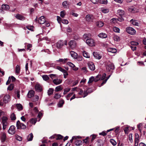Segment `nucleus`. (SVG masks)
Wrapping results in <instances>:
<instances>
[{
    "instance_id": "nucleus-1",
    "label": "nucleus",
    "mask_w": 146,
    "mask_h": 146,
    "mask_svg": "<svg viewBox=\"0 0 146 146\" xmlns=\"http://www.w3.org/2000/svg\"><path fill=\"white\" fill-rule=\"evenodd\" d=\"M117 15L120 16L119 18H118L117 19H118V21L120 22H122L124 20L123 17H124V12L123 10L119 9L117 11Z\"/></svg>"
},
{
    "instance_id": "nucleus-2",
    "label": "nucleus",
    "mask_w": 146,
    "mask_h": 146,
    "mask_svg": "<svg viewBox=\"0 0 146 146\" xmlns=\"http://www.w3.org/2000/svg\"><path fill=\"white\" fill-rule=\"evenodd\" d=\"M16 126L18 129H25L26 128V125L23 123H21L19 120L17 122Z\"/></svg>"
},
{
    "instance_id": "nucleus-3",
    "label": "nucleus",
    "mask_w": 146,
    "mask_h": 146,
    "mask_svg": "<svg viewBox=\"0 0 146 146\" xmlns=\"http://www.w3.org/2000/svg\"><path fill=\"white\" fill-rule=\"evenodd\" d=\"M70 47L72 49L75 48L77 46V43L76 41L72 40L70 41L68 43Z\"/></svg>"
},
{
    "instance_id": "nucleus-4",
    "label": "nucleus",
    "mask_w": 146,
    "mask_h": 146,
    "mask_svg": "<svg viewBox=\"0 0 146 146\" xmlns=\"http://www.w3.org/2000/svg\"><path fill=\"white\" fill-rule=\"evenodd\" d=\"M114 68L113 64L111 62L108 63L106 66V70L108 72L111 71V70H113Z\"/></svg>"
},
{
    "instance_id": "nucleus-5",
    "label": "nucleus",
    "mask_w": 146,
    "mask_h": 146,
    "mask_svg": "<svg viewBox=\"0 0 146 146\" xmlns=\"http://www.w3.org/2000/svg\"><path fill=\"white\" fill-rule=\"evenodd\" d=\"M126 31L129 34L131 35H133L135 34L136 31L132 27H128L126 28Z\"/></svg>"
},
{
    "instance_id": "nucleus-6",
    "label": "nucleus",
    "mask_w": 146,
    "mask_h": 146,
    "mask_svg": "<svg viewBox=\"0 0 146 146\" xmlns=\"http://www.w3.org/2000/svg\"><path fill=\"white\" fill-rule=\"evenodd\" d=\"M86 42L90 46H93L95 45L94 40L93 39H87L86 41Z\"/></svg>"
},
{
    "instance_id": "nucleus-7",
    "label": "nucleus",
    "mask_w": 146,
    "mask_h": 146,
    "mask_svg": "<svg viewBox=\"0 0 146 146\" xmlns=\"http://www.w3.org/2000/svg\"><path fill=\"white\" fill-rule=\"evenodd\" d=\"M15 132V127L14 125L11 126L8 130V133L11 135H13Z\"/></svg>"
},
{
    "instance_id": "nucleus-8",
    "label": "nucleus",
    "mask_w": 146,
    "mask_h": 146,
    "mask_svg": "<svg viewBox=\"0 0 146 146\" xmlns=\"http://www.w3.org/2000/svg\"><path fill=\"white\" fill-rule=\"evenodd\" d=\"M64 45V41L60 40L56 43V47L58 49H60Z\"/></svg>"
},
{
    "instance_id": "nucleus-9",
    "label": "nucleus",
    "mask_w": 146,
    "mask_h": 146,
    "mask_svg": "<svg viewBox=\"0 0 146 146\" xmlns=\"http://www.w3.org/2000/svg\"><path fill=\"white\" fill-rule=\"evenodd\" d=\"M88 65L89 69L91 71H94L95 69V67L94 64L92 62H89L88 63Z\"/></svg>"
},
{
    "instance_id": "nucleus-10",
    "label": "nucleus",
    "mask_w": 146,
    "mask_h": 146,
    "mask_svg": "<svg viewBox=\"0 0 146 146\" xmlns=\"http://www.w3.org/2000/svg\"><path fill=\"white\" fill-rule=\"evenodd\" d=\"M10 96L8 94L5 95L3 99V102L6 104L8 103L10 101Z\"/></svg>"
},
{
    "instance_id": "nucleus-11",
    "label": "nucleus",
    "mask_w": 146,
    "mask_h": 146,
    "mask_svg": "<svg viewBox=\"0 0 146 146\" xmlns=\"http://www.w3.org/2000/svg\"><path fill=\"white\" fill-rule=\"evenodd\" d=\"M46 21L45 19L44 16H42L40 17L38 20V23L40 24H44Z\"/></svg>"
},
{
    "instance_id": "nucleus-12",
    "label": "nucleus",
    "mask_w": 146,
    "mask_h": 146,
    "mask_svg": "<svg viewBox=\"0 0 146 146\" xmlns=\"http://www.w3.org/2000/svg\"><path fill=\"white\" fill-rule=\"evenodd\" d=\"M52 82L56 85H58L60 84L62 82V80L61 79L56 78L53 80Z\"/></svg>"
},
{
    "instance_id": "nucleus-13",
    "label": "nucleus",
    "mask_w": 146,
    "mask_h": 146,
    "mask_svg": "<svg viewBox=\"0 0 146 146\" xmlns=\"http://www.w3.org/2000/svg\"><path fill=\"white\" fill-rule=\"evenodd\" d=\"M86 21L88 22L92 21L94 19V17L92 15H87L86 16Z\"/></svg>"
},
{
    "instance_id": "nucleus-14",
    "label": "nucleus",
    "mask_w": 146,
    "mask_h": 146,
    "mask_svg": "<svg viewBox=\"0 0 146 146\" xmlns=\"http://www.w3.org/2000/svg\"><path fill=\"white\" fill-rule=\"evenodd\" d=\"M70 4V2H68L67 1H64L62 3L63 6L65 8L68 7L69 6Z\"/></svg>"
},
{
    "instance_id": "nucleus-15",
    "label": "nucleus",
    "mask_w": 146,
    "mask_h": 146,
    "mask_svg": "<svg viewBox=\"0 0 146 146\" xmlns=\"http://www.w3.org/2000/svg\"><path fill=\"white\" fill-rule=\"evenodd\" d=\"M15 17L18 19L22 21L24 20L25 19V17L19 14H17L16 15Z\"/></svg>"
},
{
    "instance_id": "nucleus-16",
    "label": "nucleus",
    "mask_w": 146,
    "mask_h": 146,
    "mask_svg": "<svg viewBox=\"0 0 146 146\" xmlns=\"http://www.w3.org/2000/svg\"><path fill=\"white\" fill-rule=\"evenodd\" d=\"M1 8L3 10L6 11L8 10L9 9L10 7L8 5L3 4L2 5Z\"/></svg>"
},
{
    "instance_id": "nucleus-17",
    "label": "nucleus",
    "mask_w": 146,
    "mask_h": 146,
    "mask_svg": "<svg viewBox=\"0 0 146 146\" xmlns=\"http://www.w3.org/2000/svg\"><path fill=\"white\" fill-rule=\"evenodd\" d=\"M36 90L38 92H40L42 90V88L41 86L39 84H37L35 86Z\"/></svg>"
},
{
    "instance_id": "nucleus-18",
    "label": "nucleus",
    "mask_w": 146,
    "mask_h": 146,
    "mask_svg": "<svg viewBox=\"0 0 146 146\" xmlns=\"http://www.w3.org/2000/svg\"><path fill=\"white\" fill-rule=\"evenodd\" d=\"M98 36L100 38H107V36L106 34L105 33H100Z\"/></svg>"
},
{
    "instance_id": "nucleus-19",
    "label": "nucleus",
    "mask_w": 146,
    "mask_h": 146,
    "mask_svg": "<svg viewBox=\"0 0 146 146\" xmlns=\"http://www.w3.org/2000/svg\"><path fill=\"white\" fill-rule=\"evenodd\" d=\"M34 94L35 92L33 91H30L27 94L28 97L29 98H31L33 96H34Z\"/></svg>"
},
{
    "instance_id": "nucleus-20",
    "label": "nucleus",
    "mask_w": 146,
    "mask_h": 146,
    "mask_svg": "<svg viewBox=\"0 0 146 146\" xmlns=\"http://www.w3.org/2000/svg\"><path fill=\"white\" fill-rule=\"evenodd\" d=\"M104 25V23L101 21H97L96 22V25L99 27H102Z\"/></svg>"
},
{
    "instance_id": "nucleus-21",
    "label": "nucleus",
    "mask_w": 146,
    "mask_h": 146,
    "mask_svg": "<svg viewBox=\"0 0 146 146\" xmlns=\"http://www.w3.org/2000/svg\"><path fill=\"white\" fill-rule=\"evenodd\" d=\"M93 55L97 59H100L101 58V57L99 56V55L96 52H93Z\"/></svg>"
},
{
    "instance_id": "nucleus-22",
    "label": "nucleus",
    "mask_w": 146,
    "mask_h": 146,
    "mask_svg": "<svg viewBox=\"0 0 146 146\" xmlns=\"http://www.w3.org/2000/svg\"><path fill=\"white\" fill-rule=\"evenodd\" d=\"M98 146H103L104 145V141L100 139H98L97 141Z\"/></svg>"
},
{
    "instance_id": "nucleus-23",
    "label": "nucleus",
    "mask_w": 146,
    "mask_h": 146,
    "mask_svg": "<svg viewBox=\"0 0 146 146\" xmlns=\"http://www.w3.org/2000/svg\"><path fill=\"white\" fill-rule=\"evenodd\" d=\"M6 139V136L5 133H3L1 137V139L2 142H4Z\"/></svg>"
},
{
    "instance_id": "nucleus-24",
    "label": "nucleus",
    "mask_w": 146,
    "mask_h": 146,
    "mask_svg": "<svg viewBox=\"0 0 146 146\" xmlns=\"http://www.w3.org/2000/svg\"><path fill=\"white\" fill-rule=\"evenodd\" d=\"M108 51L109 52L112 53H115L117 51V50L114 48H110L108 49Z\"/></svg>"
},
{
    "instance_id": "nucleus-25",
    "label": "nucleus",
    "mask_w": 146,
    "mask_h": 146,
    "mask_svg": "<svg viewBox=\"0 0 146 146\" xmlns=\"http://www.w3.org/2000/svg\"><path fill=\"white\" fill-rule=\"evenodd\" d=\"M70 54L71 56L74 58H77V54L75 52L72 51L70 52Z\"/></svg>"
},
{
    "instance_id": "nucleus-26",
    "label": "nucleus",
    "mask_w": 146,
    "mask_h": 146,
    "mask_svg": "<svg viewBox=\"0 0 146 146\" xmlns=\"http://www.w3.org/2000/svg\"><path fill=\"white\" fill-rule=\"evenodd\" d=\"M33 138V135L32 133H31L28 136L27 139L28 141H30L32 140Z\"/></svg>"
},
{
    "instance_id": "nucleus-27",
    "label": "nucleus",
    "mask_w": 146,
    "mask_h": 146,
    "mask_svg": "<svg viewBox=\"0 0 146 146\" xmlns=\"http://www.w3.org/2000/svg\"><path fill=\"white\" fill-rule=\"evenodd\" d=\"M98 1L99 3L101 4L106 5L108 3L107 0H99Z\"/></svg>"
},
{
    "instance_id": "nucleus-28",
    "label": "nucleus",
    "mask_w": 146,
    "mask_h": 146,
    "mask_svg": "<svg viewBox=\"0 0 146 146\" xmlns=\"http://www.w3.org/2000/svg\"><path fill=\"white\" fill-rule=\"evenodd\" d=\"M64 103V100L62 99L60 100L58 104V106L59 107H61L63 106Z\"/></svg>"
},
{
    "instance_id": "nucleus-29",
    "label": "nucleus",
    "mask_w": 146,
    "mask_h": 146,
    "mask_svg": "<svg viewBox=\"0 0 146 146\" xmlns=\"http://www.w3.org/2000/svg\"><path fill=\"white\" fill-rule=\"evenodd\" d=\"M8 119L6 117H3L2 118V123L4 124V123H8L7 120Z\"/></svg>"
},
{
    "instance_id": "nucleus-30",
    "label": "nucleus",
    "mask_w": 146,
    "mask_h": 146,
    "mask_svg": "<svg viewBox=\"0 0 146 146\" xmlns=\"http://www.w3.org/2000/svg\"><path fill=\"white\" fill-rule=\"evenodd\" d=\"M91 35L90 33L85 34L83 35V38L84 39H88V38L91 37Z\"/></svg>"
},
{
    "instance_id": "nucleus-31",
    "label": "nucleus",
    "mask_w": 146,
    "mask_h": 146,
    "mask_svg": "<svg viewBox=\"0 0 146 146\" xmlns=\"http://www.w3.org/2000/svg\"><path fill=\"white\" fill-rule=\"evenodd\" d=\"M130 22L132 23L133 25L136 26H138L139 23L135 20H133V19H131Z\"/></svg>"
},
{
    "instance_id": "nucleus-32",
    "label": "nucleus",
    "mask_w": 146,
    "mask_h": 146,
    "mask_svg": "<svg viewBox=\"0 0 146 146\" xmlns=\"http://www.w3.org/2000/svg\"><path fill=\"white\" fill-rule=\"evenodd\" d=\"M54 90L53 88H50L47 92L48 95V96H50L54 92Z\"/></svg>"
},
{
    "instance_id": "nucleus-33",
    "label": "nucleus",
    "mask_w": 146,
    "mask_h": 146,
    "mask_svg": "<svg viewBox=\"0 0 146 146\" xmlns=\"http://www.w3.org/2000/svg\"><path fill=\"white\" fill-rule=\"evenodd\" d=\"M20 68L19 65H17L15 68V73L16 74H19L20 72Z\"/></svg>"
},
{
    "instance_id": "nucleus-34",
    "label": "nucleus",
    "mask_w": 146,
    "mask_h": 146,
    "mask_svg": "<svg viewBox=\"0 0 146 146\" xmlns=\"http://www.w3.org/2000/svg\"><path fill=\"white\" fill-rule=\"evenodd\" d=\"M63 88L62 87L61 85H60L56 87L55 89V91L58 92L61 90Z\"/></svg>"
},
{
    "instance_id": "nucleus-35",
    "label": "nucleus",
    "mask_w": 146,
    "mask_h": 146,
    "mask_svg": "<svg viewBox=\"0 0 146 146\" xmlns=\"http://www.w3.org/2000/svg\"><path fill=\"white\" fill-rule=\"evenodd\" d=\"M10 117L11 120L12 121L15 120L16 119V116L14 113H12L10 115Z\"/></svg>"
},
{
    "instance_id": "nucleus-36",
    "label": "nucleus",
    "mask_w": 146,
    "mask_h": 146,
    "mask_svg": "<svg viewBox=\"0 0 146 146\" xmlns=\"http://www.w3.org/2000/svg\"><path fill=\"white\" fill-rule=\"evenodd\" d=\"M83 56L87 58H89L90 57L89 54H88V53L86 51H83Z\"/></svg>"
},
{
    "instance_id": "nucleus-37",
    "label": "nucleus",
    "mask_w": 146,
    "mask_h": 146,
    "mask_svg": "<svg viewBox=\"0 0 146 146\" xmlns=\"http://www.w3.org/2000/svg\"><path fill=\"white\" fill-rule=\"evenodd\" d=\"M37 121L36 118H31L30 120V122L31 123L35 124Z\"/></svg>"
},
{
    "instance_id": "nucleus-38",
    "label": "nucleus",
    "mask_w": 146,
    "mask_h": 146,
    "mask_svg": "<svg viewBox=\"0 0 146 146\" xmlns=\"http://www.w3.org/2000/svg\"><path fill=\"white\" fill-rule=\"evenodd\" d=\"M61 97V95L58 93L56 94L54 96V98L56 100H58Z\"/></svg>"
},
{
    "instance_id": "nucleus-39",
    "label": "nucleus",
    "mask_w": 146,
    "mask_h": 146,
    "mask_svg": "<svg viewBox=\"0 0 146 146\" xmlns=\"http://www.w3.org/2000/svg\"><path fill=\"white\" fill-rule=\"evenodd\" d=\"M39 99V96L37 95H35L32 98V101L33 102H36Z\"/></svg>"
},
{
    "instance_id": "nucleus-40",
    "label": "nucleus",
    "mask_w": 146,
    "mask_h": 146,
    "mask_svg": "<svg viewBox=\"0 0 146 146\" xmlns=\"http://www.w3.org/2000/svg\"><path fill=\"white\" fill-rule=\"evenodd\" d=\"M101 77V75H98L95 77H94V82H97L99 80H100V78Z\"/></svg>"
},
{
    "instance_id": "nucleus-41",
    "label": "nucleus",
    "mask_w": 146,
    "mask_h": 146,
    "mask_svg": "<svg viewBox=\"0 0 146 146\" xmlns=\"http://www.w3.org/2000/svg\"><path fill=\"white\" fill-rule=\"evenodd\" d=\"M16 106L17 109L19 110H21L23 109V106L20 104H17Z\"/></svg>"
},
{
    "instance_id": "nucleus-42",
    "label": "nucleus",
    "mask_w": 146,
    "mask_h": 146,
    "mask_svg": "<svg viewBox=\"0 0 146 146\" xmlns=\"http://www.w3.org/2000/svg\"><path fill=\"white\" fill-rule=\"evenodd\" d=\"M42 77L43 79L45 81L48 80L49 79V78L48 76L46 75H43Z\"/></svg>"
},
{
    "instance_id": "nucleus-43",
    "label": "nucleus",
    "mask_w": 146,
    "mask_h": 146,
    "mask_svg": "<svg viewBox=\"0 0 146 146\" xmlns=\"http://www.w3.org/2000/svg\"><path fill=\"white\" fill-rule=\"evenodd\" d=\"M139 10L138 8H136L135 7L131 9V11L132 13H135L137 12Z\"/></svg>"
},
{
    "instance_id": "nucleus-44",
    "label": "nucleus",
    "mask_w": 146,
    "mask_h": 146,
    "mask_svg": "<svg viewBox=\"0 0 146 146\" xmlns=\"http://www.w3.org/2000/svg\"><path fill=\"white\" fill-rule=\"evenodd\" d=\"M63 138V136L62 135L58 134L56 135V140H60L62 139Z\"/></svg>"
},
{
    "instance_id": "nucleus-45",
    "label": "nucleus",
    "mask_w": 146,
    "mask_h": 146,
    "mask_svg": "<svg viewBox=\"0 0 146 146\" xmlns=\"http://www.w3.org/2000/svg\"><path fill=\"white\" fill-rule=\"evenodd\" d=\"M101 11L104 13H106L109 12V9H108L102 8V9Z\"/></svg>"
},
{
    "instance_id": "nucleus-46",
    "label": "nucleus",
    "mask_w": 146,
    "mask_h": 146,
    "mask_svg": "<svg viewBox=\"0 0 146 146\" xmlns=\"http://www.w3.org/2000/svg\"><path fill=\"white\" fill-rule=\"evenodd\" d=\"M82 142L80 140H76L75 142V144L77 146H80L81 145Z\"/></svg>"
},
{
    "instance_id": "nucleus-47",
    "label": "nucleus",
    "mask_w": 146,
    "mask_h": 146,
    "mask_svg": "<svg viewBox=\"0 0 146 146\" xmlns=\"http://www.w3.org/2000/svg\"><path fill=\"white\" fill-rule=\"evenodd\" d=\"M68 60V59H62V58H60L58 60H57V61L59 62H62L63 63H65L66 61Z\"/></svg>"
},
{
    "instance_id": "nucleus-48",
    "label": "nucleus",
    "mask_w": 146,
    "mask_h": 146,
    "mask_svg": "<svg viewBox=\"0 0 146 146\" xmlns=\"http://www.w3.org/2000/svg\"><path fill=\"white\" fill-rule=\"evenodd\" d=\"M93 81H94V76H92L90 78H89V80L88 81V83H92Z\"/></svg>"
},
{
    "instance_id": "nucleus-49",
    "label": "nucleus",
    "mask_w": 146,
    "mask_h": 146,
    "mask_svg": "<svg viewBox=\"0 0 146 146\" xmlns=\"http://www.w3.org/2000/svg\"><path fill=\"white\" fill-rule=\"evenodd\" d=\"M129 141L130 143H132L133 142V139H132V134L130 133L129 135Z\"/></svg>"
},
{
    "instance_id": "nucleus-50",
    "label": "nucleus",
    "mask_w": 146,
    "mask_h": 146,
    "mask_svg": "<svg viewBox=\"0 0 146 146\" xmlns=\"http://www.w3.org/2000/svg\"><path fill=\"white\" fill-rule=\"evenodd\" d=\"M113 40L117 41H119V40L120 38L119 36L117 35L114 36L113 37Z\"/></svg>"
},
{
    "instance_id": "nucleus-51",
    "label": "nucleus",
    "mask_w": 146,
    "mask_h": 146,
    "mask_svg": "<svg viewBox=\"0 0 146 146\" xmlns=\"http://www.w3.org/2000/svg\"><path fill=\"white\" fill-rule=\"evenodd\" d=\"M13 88V84H11L7 88V90H12Z\"/></svg>"
},
{
    "instance_id": "nucleus-52",
    "label": "nucleus",
    "mask_w": 146,
    "mask_h": 146,
    "mask_svg": "<svg viewBox=\"0 0 146 146\" xmlns=\"http://www.w3.org/2000/svg\"><path fill=\"white\" fill-rule=\"evenodd\" d=\"M57 75L55 74H51L49 75V76L52 78L53 79L54 78H57Z\"/></svg>"
},
{
    "instance_id": "nucleus-53",
    "label": "nucleus",
    "mask_w": 146,
    "mask_h": 146,
    "mask_svg": "<svg viewBox=\"0 0 146 146\" xmlns=\"http://www.w3.org/2000/svg\"><path fill=\"white\" fill-rule=\"evenodd\" d=\"M110 141L113 146L116 145V142L114 139H110Z\"/></svg>"
},
{
    "instance_id": "nucleus-54",
    "label": "nucleus",
    "mask_w": 146,
    "mask_h": 146,
    "mask_svg": "<svg viewBox=\"0 0 146 146\" xmlns=\"http://www.w3.org/2000/svg\"><path fill=\"white\" fill-rule=\"evenodd\" d=\"M106 74L105 73L103 74L102 76L101 75V77L100 78V80H104L106 78Z\"/></svg>"
},
{
    "instance_id": "nucleus-55",
    "label": "nucleus",
    "mask_w": 146,
    "mask_h": 146,
    "mask_svg": "<svg viewBox=\"0 0 146 146\" xmlns=\"http://www.w3.org/2000/svg\"><path fill=\"white\" fill-rule=\"evenodd\" d=\"M15 138L17 140L19 141H21L22 140V137L18 135L15 136Z\"/></svg>"
},
{
    "instance_id": "nucleus-56",
    "label": "nucleus",
    "mask_w": 146,
    "mask_h": 146,
    "mask_svg": "<svg viewBox=\"0 0 146 146\" xmlns=\"http://www.w3.org/2000/svg\"><path fill=\"white\" fill-rule=\"evenodd\" d=\"M66 15V12L65 11H61L60 12V16L62 18H63Z\"/></svg>"
},
{
    "instance_id": "nucleus-57",
    "label": "nucleus",
    "mask_w": 146,
    "mask_h": 146,
    "mask_svg": "<svg viewBox=\"0 0 146 146\" xmlns=\"http://www.w3.org/2000/svg\"><path fill=\"white\" fill-rule=\"evenodd\" d=\"M27 28L29 30L33 31V27L32 26H26Z\"/></svg>"
},
{
    "instance_id": "nucleus-58",
    "label": "nucleus",
    "mask_w": 146,
    "mask_h": 146,
    "mask_svg": "<svg viewBox=\"0 0 146 146\" xmlns=\"http://www.w3.org/2000/svg\"><path fill=\"white\" fill-rule=\"evenodd\" d=\"M113 30L114 32H115L119 33V29L117 27H114L113 28Z\"/></svg>"
},
{
    "instance_id": "nucleus-59",
    "label": "nucleus",
    "mask_w": 146,
    "mask_h": 146,
    "mask_svg": "<svg viewBox=\"0 0 146 146\" xmlns=\"http://www.w3.org/2000/svg\"><path fill=\"white\" fill-rule=\"evenodd\" d=\"M56 68L60 71L63 72L64 71L65 72V70L64 69L62 68L61 67L59 66H57L56 67Z\"/></svg>"
},
{
    "instance_id": "nucleus-60",
    "label": "nucleus",
    "mask_w": 146,
    "mask_h": 146,
    "mask_svg": "<svg viewBox=\"0 0 146 146\" xmlns=\"http://www.w3.org/2000/svg\"><path fill=\"white\" fill-rule=\"evenodd\" d=\"M67 64L70 66L71 67L74 68V67H75V65L73 63H72V62H68L67 63Z\"/></svg>"
},
{
    "instance_id": "nucleus-61",
    "label": "nucleus",
    "mask_w": 146,
    "mask_h": 146,
    "mask_svg": "<svg viewBox=\"0 0 146 146\" xmlns=\"http://www.w3.org/2000/svg\"><path fill=\"white\" fill-rule=\"evenodd\" d=\"M131 45L133 46H137L139 44V43L138 42H134V41H132L131 42Z\"/></svg>"
},
{
    "instance_id": "nucleus-62",
    "label": "nucleus",
    "mask_w": 146,
    "mask_h": 146,
    "mask_svg": "<svg viewBox=\"0 0 146 146\" xmlns=\"http://www.w3.org/2000/svg\"><path fill=\"white\" fill-rule=\"evenodd\" d=\"M74 94L73 92H71L68 94L66 97V99L67 100H69V98L72 96Z\"/></svg>"
},
{
    "instance_id": "nucleus-63",
    "label": "nucleus",
    "mask_w": 146,
    "mask_h": 146,
    "mask_svg": "<svg viewBox=\"0 0 146 146\" xmlns=\"http://www.w3.org/2000/svg\"><path fill=\"white\" fill-rule=\"evenodd\" d=\"M82 70L85 73H86L88 71L87 70V68L86 67H83L81 68Z\"/></svg>"
},
{
    "instance_id": "nucleus-64",
    "label": "nucleus",
    "mask_w": 146,
    "mask_h": 146,
    "mask_svg": "<svg viewBox=\"0 0 146 146\" xmlns=\"http://www.w3.org/2000/svg\"><path fill=\"white\" fill-rule=\"evenodd\" d=\"M62 22L64 24H67L68 23V21L66 19H62Z\"/></svg>"
}]
</instances>
